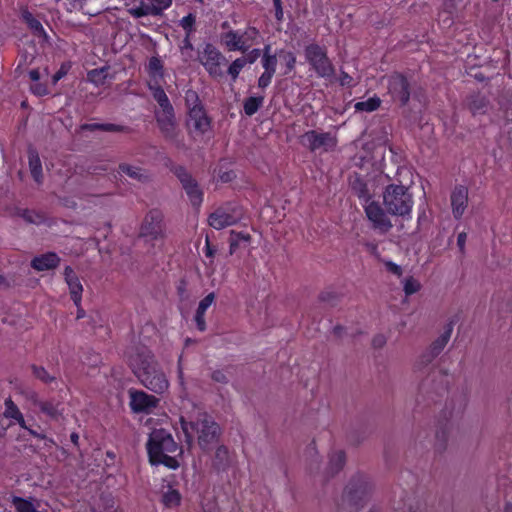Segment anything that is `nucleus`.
Segmentation results:
<instances>
[{"label": "nucleus", "mask_w": 512, "mask_h": 512, "mask_svg": "<svg viewBox=\"0 0 512 512\" xmlns=\"http://www.w3.org/2000/svg\"><path fill=\"white\" fill-rule=\"evenodd\" d=\"M249 239H250V236L247 233H242V232L234 233V232H232V239H231V244H230V246H231V253H233L235 247L240 245L242 242L243 243H248Z\"/></svg>", "instance_id": "c9c22d12"}, {"label": "nucleus", "mask_w": 512, "mask_h": 512, "mask_svg": "<svg viewBox=\"0 0 512 512\" xmlns=\"http://www.w3.org/2000/svg\"><path fill=\"white\" fill-rule=\"evenodd\" d=\"M380 103V98L377 96H373L367 100L355 103L354 108L356 111L373 112L380 106Z\"/></svg>", "instance_id": "a878e982"}, {"label": "nucleus", "mask_w": 512, "mask_h": 512, "mask_svg": "<svg viewBox=\"0 0 512 512\" xmlns=\"http://www.w3.org/2000/svg\"><path fill=\"white\" fill-rule=\"evenodd\" d=\"M485 106V101L482 99L480 100V103H476L475 102H472L471 103V110L474 112V113H477L481 110V108Z\"/></svg>", "instance_id": "3c124183"}, {"label": "nucleus", "mask_w": 512, "mask_h": 512, "mask_svg": "<svg viewBox=\"0 0 512 512\" xmlns=\"http://www.w3.org/2000/svg\"><path fill=\"white\" fill-rule=\"evenodd\" d=\"M27 22L29 23V27L34 30H38L39 28H42L39 21L32 18L31 14H27L24 16Z\"/></svg>", "instance_id": "09e8293b"}, {"label": "nucleus", "mask_w": 512, "mask_h": 512, "mask_svg": "<svg viewBox=\"0 0 512 512\" xmlns=\"http://www.w3.org/2000/svg\"><path fill=\"white\" fill-rule=\"evenodd\" d=\"M94 512H123L119 509L116 500L113 497L107 496L101 498Z\"/></svg>", "instance_id": "393cba45"}, {"label": "nucleus", "mask_w": 512, "mask_h": 512, "mask_svg": "<svg viewBox=\"0 0 512 512\" xmlns=\"http://www.w3.org/2000/svg\"><path fill=\"white\" fill-rule=\"evenodd\" d=\"M199 61L210 76L217 78L223 75L222 65L225 61V58L213 46H205L203 51L199 54Z\"/></svg>", "instance_id": "6e6552de"}, {"label": "nucleus", "mask_w": 512, "mask_h": 512, "mask_svg": "<svg viewBox=\"0 0 512 512\" xmlns=\"http://www.w3.org/2000/svg\"><path fill=\"white\" fill-rule=\"evenodd\" d=\"M351 77L348 76L347 74L343 75L340 79V82L342 85H350L351 84Z\"/></svg>", "instance_id": "5fc2aeb1"}, {"label": "nucleus", "mask_w": 512, "mask_h": 512, "mask_svg": "<svg viewBox=\"0 0 512 512\" xmlns=\"http://www.w3.org/2000/svg\"><path fill=\"white\" fill-rule=\"evenodd\" d=\"M383 264L388 272H390L398 277L402 275V268L398 264H396L390 260H383Z\"/></svg>", "instance_id": "ea45409f"}, {"label": "nucleus", "mask_w": 512, "mask_h": 512, "mask_svg": "<svg viewBox=\"0 0 512 512\" xmlns=\"http://www.w3.org/2000/svg\"><path fill=\"white\" fill-rule=\"evenodd\" d=\"M305 54L306 59L320 77H330L333 74V66L323 48L318 45H309Z\"/></svg>", "instance_id": "0eeeda50"}, {"label": "nucleus", "mask_w": 512, "mask_h": 512, "mask_svg": "<svg viewBox=\"0 0 512 512\" xmlns=\"http://www.w3.org/2000/svg\"><path fill=\"white\" fill-rule=\"evenodd\" d=\"M383 342H384V340L380 339V340H377V342L375 341V344L380 346L383 344Z\"/></svg>", "instance_id": "338daca9"}, {"label": "nucleus", "mask_w": 512, "mask_h": 512, "mask_svg": "<svg viewBox=\"0 0 512 512\" xmlns=\"http://www.w3.org/2000/svg\"><path fill=\"white\" fill-rule=\"evenodd\" d=\"M180 362H181V358L179 359V363ZM178 377H179L180 384L183 385V371H182V368H181L180 364H179V367H178Z\"/></svg>", "instance_id": "4d7b16f0"}, {"label": "nucleus", "mask_w": 512, "mask_h": 512, "mask_svg": "<svg viewBox=\"0 0 512 512\" xmlns=\"http://www.w3.org/2000/svg\"><path fill=\"white\" fill-rule=\"evenodd\" d=\"M362 199V205L365 209L368 219L373 223L374 227L381 231H387L391 228L392 224L380 205L371 200L366 195H359Z\"/></svg>", "instance_id": "1a4fd4ad"}, {"label": "nucleus", "mask_w": 512, "mask_h": 512, "mask_svg": "<svg viewBox=\"0 0 512 512\" xmlns=\"http://www.w3.org/2000/svg\"><path fill=\"white\" fill-rule=\"evenodd\" d=\"M182 185L193 205H199L202 201V192L197 183L188 175H180Z\"/></svg>", "instance_id": "4be33fe9"}, {"label": "nucleus", "mask_w": 512, "mask_h": 512, "mask_svg": "<svg viewBox=\"0 0 512 512\" xmlns=\"http://www.w3.org/2000/svg\"><path fill=\"white\" fill-rule=\"evenodd\" d=\"M260 55V51L258 49H254L250 52L247 58V62L253 63Z\"/></svg>", "instance_id": "8fccbe9b"}, {"label": "nucleus", "mask_w": 512, "mask_h": 512, "mask_svg": "<svg viewBox=\"0 0 512 512\" xmlns=\"http://www.w3.org/2000/svg\"><path fill=\"white\" fill-rule=\"evenodd\" d=\"M194 23L195 16L192 14L183 17L182 20L180 21L181 27L186 31H190L193 28Z\"/></svg>", "instance_id": "79ce46f5"}, {"label": "nucleus", "mask_w": 512, "mask_h": 512, "mask_svg": "<svg viewBox=\"0 0 512 512\" xmlns=\"http://www.w3.org/2000/svg\"><path fill=\"white\" fill-rule=\"evenodd\" d=\"M295 56L290 52L281 51L279 53V64L283 74H288L292 71L295 64Z\"/></svg>", "instance_id": "bb28decb"}, {"label": "nucleus", "mask_w": 512, "mask_h": 512, "mask_svg": "<svg viewBox=\"0 0 512 512\" xmlns=\"http://www.w3.org/2000/svg\"><path fill=\"white\" fill-rule=\"evenodd\" d=\"M504 512H512V504L511 503H508L506 506H505V510Z\"/></svg>", "instance_id": "052dcab7"}, {"label": "nucleus", "mask_w": 512, "mask_h": 512, "mask_svg": "<svg viewBox=\"0 0 512 512\" xmlns=\"http://www.w3.org/2000/svg\"><path fill=\"white\" fill-rule=\"evenodd\" d=\"M130 366L136 377L149 390L158 394L168 390L169 381L149 351L144 350L132 355Z\"/></svg>", "instance_id": "f257e3e1"}, {"label": "nucleus", "mask_w": 512, "mask_h": 512, "mask_svg": "<svg viewBox=\"0 0 512 512\" xmlns=\"http://www.w3.org/2000/svg\"><path fill=\"white\" fill-rule=\"evenodd\" d=\"M241 218L242 211L236 206L220 208L210 215L209 224L211 227L220 230L236 224Z\"/></svg>", "instance_id": "9b49d317"}, {"label": "nucleus", "mask_w": 512, "mask_h": 512, "mask_svg": "<svg viewBox=\"0 0 512 512\" xmlns=\"http://www.w3.org/2000/svg\"><path fill=\"white\" fill-rule=\"evenodd\" d=\"M388 91L395 101L406 103L409 99V90L406 79L400 74L391 75L387 80Z\"/></svg>", "instance_id": "2eb2a0df"}, {"label": "nucleus", "mask_w": 512, "mask_h": 512, "mask_svg": "<svg viewBox=\"0 0 512 512\" xmlns=\"http://www.w3.org/2000/svg\"><path fill=\"white\" fill-rule=\"evenodd\" d=\"M39 407L42 412L46 413L47 415L51 417H55L59 413L58 405H56L53 402H40Z\"/></svg>", "instance_id": "e433bc0d"}, {"label": "nucleus", "mask_w": 512, "mask_h": 512, "mask_svg": "<svg viewBox=\"0 0 512 512\" xmlns=\"http://www.w3.org/2000/svg\"><path fill=\"white\" fill-rule=\"evenodd\" d=\"M130 407L135 413H150L158 404V399L144 391L129 390Z\"/></svg>", "instance_id": "ddd939ff"}, {"label": "nucleus", "mask_w": 512, "mask_h": 512, "mask_svg": "<svg viewBox=\"0 0 512 512\" xmlns=\"http://www.w3.org/2000/svg\"><path fill=\"white\" fill-rule=\"evenodd\" d=\"M344 461H345V456L342 451L334 452L330 457L331 471L332 472L338 471L344 464Z\"/></svg>", "instance_id": "f704fd0d"}, {"label": "nucleus", "mask_w": 512, "mask_h": 512, "mask_svg": "<svg viewBox=\"0 0 512 512\" xmlns=\"http://www.w3.org/2000/svg\"><path fill=\"white\" fill-rule=\"evenodd\" d=\"M468 203V189L464 186L455 187L451 194L452 213L459 219L465 212Z\"/></svg>", "instance_id": "a211bd4d"}, {"label": "nucleus", "mask_w": 512, "mask_h": 512, "mask_svg": "<svg viewBox=\"0 0 512 512\" xmlns=\"http://www.w3.org/2000/svg\"><path fill=\"white\" fill-rule=\"evenodd\" d=\"M171 4V0H141L140 4L130 10L136 17L157 15Z\"/></svg>", "instance_id": "dca6fc26"}, {"label": "nucleus", "mask_w": 512, "mask_h": 512, "mask_svg": "<svg viewBox=\"0 0 512 512\" xmlns=\"http://www.w3.org/2000/svg\"><path fill=\"white\" fill-rule=\"evenodd\" d=\"M275 8H276V16L279 18V16L282 15V8L281 7H280V9L277 7H275Z\"/></svg>", "instance_id": "680f3d73"}, {"label": "nucleus", "mask_w": 512, "mask_h": 512, "mask_svg": "<svg viewBox=\"0 0 512 512\" xmlns=\"http://www.w3.org/2000/svg\"><path fill=\"white\" fill-rule=\"evenodd\" d=\"M402 285L406 295L415 294L421 288L420 282L412 276L404 278L402 281Z\"/></svg>", "instance_id": "7c9ffc66"}, {"label": "nucleus", "mask_w": 512, "mask_h": 512, "mask_svg": "<svg viewBox=\"0 0 512 512\" xmlns=\"http://www.w3.org/2000/svg\"><path fill=\"white\" fill-rule=\"evenodd\" d=\"M163 215L159 211H151L145 217L141 227V235L151 239H158L163 236Z\"/></svg>", "instance_id": "4468645a"}, {"label": "nucleus", "mask_w": 512, "mask_h": 512, "mask_svg": "<svg viewBox=\"0 0 512 512\" xmlns=\"http://www.w3.org/2000/svg\"><path fill=\"white\" fill-rule=\"evenodd\" d=\"M70 64L69 63H63L60 67V69L53 75L52 77V83L55 85L60 79H62L69 71Z\"/></svg>", "instance_id": "a19ab883"}, {"label": "nucleus", "mask_w": 512, "mask_h": 512, "mask_svg": "<svg viewBox=\"0 0 512 512\" xmlns=\"http://www.w3.org/2000/svg\"><path fill=\"white\" fill-rule=\"evenodd\" d=\"M4 416L10 419V425L18 424L22 429L26 430L31 435H38L37 431L33 428V425L29 424L23 417L18 407L13 403L12 400L7 399L5 401Z\"/></svg>", "instance_id": "f3484780"}, {"label": "nucleus", "mask_w": 512, "mask_h": 512, "mask_svg": "<svg viewBox=\"0 0 512 512\" xmlns=\"http://www.w3.org/2000/svg\"><path fill=\"white\" fill-rule=\"evenodd\" d=\"M457 241H458V245L460 247H462L465 244V241H466V234L465 233H460L458 235Z\"/></svg>", "instance_id": "6e6d98bb"}, {"label": "nucleus", "mask_w": 512, "mask_h": 512, "mask_svg": "<svg viewBox=\"0 0 512 512\" xmlns=\"http://www.w3.org/2000/svg\"><path fill=\"white\" fill-rule=\"evenodd\" d=\"M215 301V294L209 293L198 304L194 320L198 330L204 331L206 329L205 313L212 306Z\"/></svg>", "instance_id": "aec40b11"}, {"label": "nucleus", "mask_w": 512, "mask_h": 512, "mask_svg": "<svg viewBox=\"0 0 512 512\" xmlns=\"http://www.w3.org/2000/svg\"><path fill=\"white\" fill-rule=\"evenodd\" d=\"M450 335H451V330L449 329L447 332H445L444 335L441 336V338H439L433 345V354H432V357L434 355H436L437 353H439V351L447 344L449 338H450Z\"/></svg>", "instance_id": "58836bf2"}, {"label": "nucleus", "mask_w": 512, "mask_h": 512, "mask_svg": "<svg viewBox=\"0 0 512 512\" xmlns=\"http://www.w3.org/2000/svg\"><path fill=\"white\" fill-rule=\"evenodd\" d=\"M246 63L247 60L245 58H238L231 63L228 68V74L231 76L232 80H236Z\"/></svg>", "instance_id": "72a5a7b5"}, {"label": "nucleus", "mask_w": 512, "mask_h": 512, "mask_svg": "<svg viewBox=\"0 0 512 512\" xmlns=\"http://www.w3.org/2000/svg\"><path fill=\"white\" fill-rule=\"evenodd\" d=\"M31 80L37 82L40 79V72L37 69H33L29 72Z\"/></svg>", "instance_id": "603ef678"}, {"label": "nucleus", "mask_w": 512, "mask_h": 512, "mask_svg": "<svg viewBox=\"0 0 512 512\" xmlns=\"http://www.w3.org/2000/svg\"><path fill=\"white\" fill-rule=\"evenodd\" d=\"M279 61V56H271L269 55V47H266L264 56H263V67L266 72L275 73L276 65Z\"/></svg>", "instance_id": "2f4dec72"}, {"label": "nucleus", "mask_w": 512, "mask_h": 512, "mask_svg": "<svg viewBox=\"0 0 512 512\" xmlns=\"http://www.w3.org/2000/svg\"><path fill=\"white\" fill-rule=\"evenodd\" d=\"M383 201L387 211L393 215H408L413 207L412 195L402 185L388 186L383 194Z\"/></svg>", "instance_id": "20e7f679"}, {"label": "nucleus", "mask_w": 512, "mask_h": 512, "mask_svg": "<svg viewBox=\"0 0 512 512\" xmlns=\"http://www.w3.org/2000/svg\"><path fill=\"white\" fill-rule=\"evenodd\" d=\"M273 73H269L264 71V73L260 76L258 80V85L260 88H266L272 80Z\"/></svg>", "instance_id": "c03bdc74"}, {"label": "nucleus", "mask_w": 512, "mask_h": 512, "mask_svg": "<svg viewBox=\"0 0 512 512\" xmlns=\"http://www.w3.org/2000/svg\"><path fill=\"white\" fill-rule=\"evenodd\" d=\"M33 373L35 377H37L40 380H43L45 382L51 381L53 378L49 376L47 371L42 367H34Z\"/></svg>", "instance_id": "37998d69"}, {"label": "nucleus", "mask_w": 512, "mask_h": 512, "mask_svg": "<svg viewBox=\"0 0 512 512\" xmlns=\"http://www.w3.org/2000/svg\"><path fill=\"white\" fill-rule=\"evenodd\" d=\"M180 424L187 443L190 444L193 441L195 433L198 435V444L204 451L209 450L216 442L219 432L218 425L199 410L195 412V420L194 416L182 415Z\"/></svg>", "instance_id": "7ed1b4c3"}, {"label": "nucleus", "mask_w": 512, "mask_h": 512, "mask_svg": "<svg viewBox=\"0 0 512 512\" xmlns=\"http://www.w3.org/2000/svg\"><path fill=\"white\" fill-rule=\"evenodd\" d=\"M187 127L192 135L200 136L210 129V120L208 119L203 107H191L188 112Z\"/></svg>", "instance_id": "f8f14e48"}, {"label": "nucleus", "mask_w": 512, "mask_h": 512, "mask_svg": "<svg viewBox=\"0 0 512 512\" xmlns=\"http://www.w3.org/2000/svg\"><path fill=\"white\" fill-rule=\"evenodd\" d=\"M274 6L280 9V0H273Z\"/></svg>", "instance_id": "0e129e2a"}, {"label": "nucleus", "mask_w": 512, "mask_h": 512, "mask_svg": "<svg viewBox=\"0 0 512 512\" xmlns=\"http://www.w3.org/2000/svg\"><path fill=\"white\" fill-rule=\"evenodd\" d=\"M59 263V258L54 253H47L35 257L32 261V267L37 271H46L55 268Z\"/></svg>", "instance_id": "5701e85b"}, {"label": "nucleus", "mask_w": 512, "mask_h": 512, "mask_svg": "<svg viewBox=\"0 0 512 512\" xmlns=\"http://www.w3.org/2000/svg\"><path fill=\"white\" fill-rule=\"evenodd\" d=\"M219 177L223 182H228V181L232 180V178L234 177V174H233V172H226L223 175H219Z\"/></svg>", "instance_id": "864d4df0"}, {"label": "nucleus", "mask_w": 512, "mask_h": 512, "mask_svg": "<svg viewBox=\"0 0 512 512\" xmlns=\"http://www.w3.org/2000/svg\"><path fill=\"white\" fill-rule=\"evenodd\" d=\"M162 501L166 507L175 508L180 505L181 495L178 490L169 487L168 490L163 493Z\"/></svg>", "instance_id": "b1692460"}, {"label": "nucleus", "mask_w": 512, "mask_h": 512, "mask_svg": "<svg viewBox=\"0 0 512 512\" xmlns=\"http://www.w3.org/2000/svg\"><path fill=\"white\" fill-rule=\"evenodd\" d=\"M119 169L121 173L132 179L141 180L145 176L144 170L138 166L122 164L120 165Z\"/></svg>", "instance_id": "c85d7f7f"}, {"label": "nucleus", "mask_w": 512, "mask_h": 512, "mask_svg": "<svg viewBox=\"0 0 512 512\" xmlns=\"http://www.w3.org/2000/svg\"><path fill=\"white\" fill-rule=\"evenodd\" d=\"M31 90L33 91L34 94L39 95V96L46 95L48 93V90L46 89V87L40 83H35L34 85H32Z\"/></svg>", "instance_id": "de8ad7c7"}, {"label": "nucleus", "mask_w": 512, "mask_h": 512, "mask_svg": "<svg viewBox=\"0 0 512 512\" xmlns=\"http://www.w3.org/2000/svg\"><path fill=\"white\" fill-rule=\"evenodd\" d=\"M262 104L263 97H249L244 103V111L247 115L251 116L257 112Z\"/></svg>", "instance_id": "c756f323"}, {"label": "nucleus", "mask_w": 512, "mask_h": 512, "mask_svg": "<svg viewBox=\"0 0 512 512\" xmlns=\"http://www.w3.org/2000/svg\"><path fill=\"white\" fill-rule=\"evenodd\" d=\"M206 255L208 257H211L213 255V251L212 249L210 248L209 244H208V241H206Z\"/></svg>", "instance_id": "13d9d810"}, {"label": "nucleus", "mask_w": 512, "mask_h": 512, "mask_svg": "<svg viewBox=\"0 0 512 512\" xmlns=\"http://www.w3.org/2000/svg\"><path fill=\"white\" fill-rule=\"evenodd\" d=\"M147 451L152 465L162 464L170 469H177L180 466L177 457L182 451L172 435L164 429H155L150 433Z\"/></svg>", "instance_id": "f03ea898"}, {"label": "nucleus", "mask_w": 512, "mask_h": 512, "mask_svg": "<svg viewBox=\"0 0 512 512\" xmlns=\"http://www.w3.org/2000/svg\"><path fill=\"white\" fill-rule=\"evenodd\" d=\"M216 458L220 463L225 462L228 459V450L224 446H219L216 450Z\"/></svg>", "instance_id": "a18cd8bd"}, {"label": "nucleus", "mask_w": 512, "mask_h": 512, "mask_svg": "<svg viewBox=\"0 0 512 512\" xmlns=\"http://www.w3.org/2000/svg\"><path fill=\"white\" fill-rule=\"evenodd\" d=\"M185 102L186 106L188 108V112L190 111L191 107H202L199 103L198 95L193 90H188L185 94Z\"/></svg>", "instance_id": "4c0bfd02"}, {"label": "nucleus", "mask_w": 512, "mask_h": 512, "mask_svg": "<svg viewBox=\"0 0 512 512\" xmlns=\"http://www.w3.org/2000/svg\"><path fill=\"white\" fill-rule=\"evenodd\" d=\"M213 378L217 381H222L224 379V375H222L221 373H216L214 374Z\"/></svg>", "instance_id": "bf43d9fd"}, {"label": "nucleus", "mask_w": 512, "mask_h": 512, "mask_svg": "<svg viewBox=\"0 0 512 512\" xmlns=\"http://www.w3.org/2000/svg\"><path fill=\"white\" fill-rule=\"evenodd\" d=\"M302 143L311 151L328 152L337 145V138L329 132L308 131L302 136Z\"/></svg>", "instance_id": "423d86ee"}, {"label": "nucleus", "mask_w": 512, "mask_h": 512, "mask_svg": "<svg viewBox=\"0 0 512 512\" xmlns=\"http://www.w3.org/2000/svg\"><path fill=\"white\" fill-rule=\"evenodd\" d=\"M153 98L158 103V108L155 111L158 125L167 136H173L176 128V120L174 109L165 91L158 90Z\"/></svg>", "instance_id": "39448f33"}, {"label": "nucleus", "mask_w": 512, "mask_h": 512, "mask_svg": "<svg viewBox=\"0 0 512 512\" xmlns=\"http://www.w3.org/2000/svg\"><path fill=\"white\" fill-rule=\"evenodd\" d=\"M383 342H384V340L380 339V340H377V342L375 341V344L380 346L383 344Z\"/></svg>", "instance_id": "774afa93"}, {"label": "nucleus", "mask_w": 512, "mask_h": 512, "mask_svg": "<svg viewBox=\"0 0 512 512\" xmlns=\"http://www.w3.org/2000/svg\"><path fill=\"white\" fill-rule=\"evenodd\" d=\"M147 72V85L152 93L156 95L158 90H164L162 84L165 83L164 65L160 58L154 56L148 60L145 67Z\"/></svg>", "instance_id": "9d476101"}, {"label": "nucleus", "mask_w": 512, "mask_h": 512, "mask_svg": "<svg viewBox=\"0 0 512 512\" xmlns=\"http://www.w3.org/2000/svg\"><path fill=\"white\" fill-rule=\"evenodd\" d=\"M191 50H192V46L190 44V41H189L188 37H185V39L183 41V44L181 46L182 54L186 58H190L191 57Z\"/></svg>", "instance_id": "49530a36"}, {"label": "nucleus", "mask_w": 512, "mask_h": 512, "mask_svg": "<svg viewBox=\"0 0 512 512\" xmlns=\"http://www.w3.org/2000/svg\"><path fill=\"white\" fill-rule=\"evenodd\" d=\"M83 314H84L83 310L79 309L77 317L81 318V317H83Z\"/></svg>", "instance_id": "69168bd1"}, {"label": "nucleus", "mask_w": 512, "mask_h": 512, "mask_svg": "<svg viewBox=\"0 0 512 512\" xmlns=\"http://www.w3.org/2000/svg\"><path fill=\"white\" fill-rule=\"evenodd\" d=\"M29 167L31 171V175L35 179V181L39 182L42 178V167L41 161L35 152L29 153Z\"/></svg>", "instance_id": "cd10ccee"}, {"label": "nucleus", "mask_w": 512, "mask_h": 512, "mask_svg": "<svg viewBox=\"0 0 512 512\" xmlns=\"http://www.w3.org/2000/svg\"><path fill=\"white\" fill-rule=\"evenodd\" d=\"M64 275H65L66 283L69 288L71 299L73 300L74 304L77 307H79L80 302H81L82 291H83L82 284H81L79 278L76 276V274L74 273V271L71 268L67 267L65 269Z\"/></svg>", "instance_id": "6ab92c4d"}, {"label": "nucleus", "mask_w": 512, "mask_h": 512, "mask_svg": "<svg viewBox=\"0 0 512 512\" xmlns=\"http://www.w3.org/2000/svg\"><path fill=\"white\" fill-rule=\"evenodd\" d=\"M246 36L247 34H225V45L231 51H246L252 46L250 38Z\"/></svg>", "instance_id": "412c9836"}, {"label": "nucleus", "mask_w": 512, "mask_h": 512, "mask_svg": "<svg viewBox=\"0 0 512 512\" xmlns=\"http://www.w3.org/2000/svg\"><path fill=\"white\" fill-rule=\"evenodd\" d=\"M102 128L106 129V130H111L114 128V125H105V126H101Z\"/></svg>", "instance_id": "e2e57ef3"}, {"label": "nucleus", "mask_w": 512, "mask_h": 512, "mask_svg": "<svg viewBox=\"0 0 512 512\" xmlns=\"http://www.w3.org/2000/svg\"><path fill=\"white\" fill-rule=\"evenodd\" d=\"M108 75L107 68L94 69L88 73V79L96 85L104 83Z\"/></svg>", "instance_id": "473e14b6"}]
</instances>
